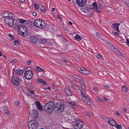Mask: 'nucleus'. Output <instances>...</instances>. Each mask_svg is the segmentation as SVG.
I'll return each instance as SVG.
<instances>
[{"label":"nucleus","mask_w":129,"mask_h":129,"mask_svg":"<svg viewBox=\"0 0 129 129\" xmlns=\"http://www.w3.org/2000/svg\"><path fill=\"white\" fill-rule=\"evenodd\" d=\"M64 105L61 104H54L53 101L50 102L46 104L44 106L45 110L49 113L52 112L53 111L57 113H59L62 111L64 108Z\"/></svg>","instance_id":"nucleus-1"},{"label":"nucleus","mask_w":129,"mask_h":129,"mask_svg":"<svg viewBox=\"0 0 129 129\" xmlns=\"http://www.w3.org/2000/svg\"><path fill=\"white\" fill-rule=\"evenodd\" d=\"M18 33L23 36H26L28 35V31L26 26L23 24H20L18 27L17 30Z\"/></svg>","instance_id":"nucleus-2"},{"label":"nucleus","mask_w":129,"mask_h":129,"mask_svg":"<svg viewBox=\"0 0 129 129\" xmlns=\"http://www.w3.org/2000/svg\"><path fill=\"white\" fill-rule=\"evenodd\" d=\"M72 123L73 125L74 128L80 129L81 128L83 125L84 123L82 120H80L79 118H77L75 119Z\"/></svg>","instance_id":"nucleus-3"},{"label":"nucleus","mask_w":129,"mask_h":129,"mask_svg":"<svg viewBox=\"0 0 129 129\" xmlns=\"http://www.w3.org/2000/svg\"><path fill=\"white\" fill-rule=\"evenodd\" d=\"M38 121L35 119L30 120L28 122L29 129H36L38 127Z\"/></svg>","instance_id":"nucleus-4"},{"label":"nucleus","mask_w":129,"mask_h":129,"mask_svg":"<svg viewBox=\"0 0 129 129\" xmlns=\"http://www.w3.org/2000/svg\"><path fill=\"white\" fill-rule=\"evenodd\" d=\"M24 76L26 79H30L33 76L32 72L30 70L26 71L24 73Z\"/></svg>","instance_id":"nucleus-5"},{"label":"nucleus","mask_w":129,"mask_h":129,"mask_svg":"<svg viewBox=\"0 0 129 129\" xmlns=\"http://www.w3.org/2000/svg\"><path fill=\"white\" fill-rule=\"evenodd\" d=\"M15 20L13 19L12 18H7L5 20V21L6 24H7L9 26L12 27L14 25L13 21Z\"/></svg>","instance_id":"nucleus-6"},{"label":"nucleus","mask_w":129,"mask_h":129,"mask_svg":"<svg viewBox=\"0 0 129 129\" xmlns=\"http://www.w3.org/2000/svg\"><path fill=\"white\" fill-rule=\"evenodd\" d=\"M83 99L84 102L89 105L90 107L92 106V103L89 98L85 95H83Z\"/></svg>","instance_id":"nucleus-7"},{"label":"nucleus","mask_w":129,"mask_h":129,"mask_svg":"<svg viewBox=\"0 0 129 129\" xmlns=\"http://www.w3.org/2000/svg\"><path fill=\"white\" fill-rule=\"evenodd\" d=\"M38 114V111L37 110H32L29 113L30 116L33 118H37Z\"/></svg>","instance_id":"nucleus-8"},{"label":"nucleus","mask_w":129,"mask_h":129,"mask_svg":"<svg viewBox=\"0 0 129 129\" xmlns=\"http://www.w3.org/2000/svg\"><path fill=\"white\" fill-rule=\"evenodd\" d=\"M12 77V80L13 83L16 86H17L19 85L20 84V80L19 77L17 76Z\"/></svg>","instance_id":"nucleus-9"},{"label":"nucleus","mask_w":129,"mask_h":129,"mask_svg":"<svg viewBox=\"0 0 129 129\" xmlns=\"http://www.w3.org/2000/svg\"><path fill=\"white\" fill-rule=\"evenodd\" d=\"M86 1V0H77L76 2L78 6H82L84 5Z\"/></svg>","instance_id":"nucleus-10"},{"label":"nucleus","mask_w":129,"mask_h":129,"mask_svg":"<svg viewBox=\"0 0 129 129\" xmlns=\"http://www.w3.org/2000/svg\"><path fill=\"white\" fill-rule=\"evenodd\" d=\"M41 20L39 19H37L35 20L34 22V25L37 27L40 28V25Z\"/></svg>","instance_id":"nucleus-11"},{"label":"nucleus","mask_w":129,"mask_h":129,"mask_svg":"<svg viewBox=\"0 0 129 129\" xmlns=\"http://www.w3.org/2000/svg\"><path fill=\"white\" fill-rule=\"evenodd\" d=\"M120 24L118 23H113L112 24V26L113 28L115 29V30H117L118 32H119L118 28V27Z\"/></svg>","instance_id":"nucleus-12"},{"label":"nucleus","mask_w":129,"mask_h":129,"mask_svg":"<svg viewBox=\"0 0 129 129\" xmlns=\"http://www.w3.org/2000/svg\"><path fill=\"white\" fill-rule=\"evenodd\" d=\"M64 92L66 95L69 96L72 95V94L69 89L66 87L64 88Z\"/></svg>","instance_id":"nucleus-13"},{"label":"nucleus","mask_w":129,"mask_h":129,"mask_svg":"<svg viewBox=\"0 0 129 129\" xmlns=\"http://www.w3.org/2000/svg\"><path fill=\"white\" fill-rule=\"evenodd\" d=\"M35 105L37 106V107L39 110H42V108L41 106V104L38 101L35 102Z\"/></svg>","instance_id":"nucleus-14"},{"label":"nucleus","mask_w":129,"mask_h":129,"mask_svg":"<svg viewBox=\"0 0 129 129\" xmlns=\"http://www.w3.org/2000/svg\"><path fill=\"white\" fill-rule=\"evenodd\" d=\"M37 81L38 83H40L44 85H45L46 84V82L45 81L44 79H41L40 78H38L37 79Z\"/></svg>","instance_id":"nucleus-15"},{"label":"nucleus","mask_w":129,"mask_h":129,"mask_svg":"<svg viewBox=\"0 0 129 129\" xmlns=\"http://www.w3.org/2000/svg\"><path fill=\"white\" fill-rule=\"evenodd\" d=\"M30 39L31 41L34 43L37 42L38 41L37 38L35 36H31L30 37Z\"/></svg>","instance_id":"nucleus-16"},{"label":"nucleus","mask_w":129,"mask_h":129,"mask_svg":"<svg viewBox=\"0 0 129 129\" xmlns=\"http://www.w3.org/2000/svg\"><path fill=\"white\" fill-rule=\"evenodd\" d=\"M109 120H110V122L109 123L112 126L114 125L116 123L115 120L112 118H109Z\"/></svg>","instance_id":"nucleus-17"},{"label":"nucleus","mask_w":129,"mask_h":129,"mask_svg":"<svg viewBox=\"0 0 129 129\" xmlns=\"http://www.w3.org/2000/svg\"><path fill=\"white\" fill-rule=\"evenodd\" d=\"M46 24L44 21H41V23L40 25V28H43L45 27Z\"/></svg>","instance_id":"nucleus-18"},{"label":"nucleus","mask_w":129,"mask_h":129,"mask_svg":"<svg viewBox=\"0 0 129 129\" xmlns=\"http://www.w3.org/2000/svg\"><path fill=\"white\" fill-rule=\"evenodd\" d=\"M69 105L71 107H73L74 108L76 109L77 107V106H76L74 103L73 102H70L69 103Z\"/></svg>","instance_id":"nucleus-19"},{"label":"nucleus","mask_w":129,"mask_h":129,"mask_svg":"<svg viewBox=\"0 0 129 129\" xmlns=\"http://www.w3.org/2000/svg\"><path fill=\"white\" fill-rule=\"evenodd\" d=\"M24 72V71L23 70H21L20 69H17L16 71V72L20 75L23 74Z\"/></svg>","instance_id":"nucleus-20"},{"label":"nucleus","mask_w":129,"mask_h":129,"mask_svg":"<svg viewBox=\"0 0 129 129\" xmlns=\"http://www.w3.org/2000/svg\"><path fill=\"white\" fill-rule=\"evenodd\" d=\"M2 15L3 17H8V15H9L8 12H5L2 13Z\"/></svg>","instance_id":"nucleus-21"},{"label":"nucleus","mask_w":129,"mask_h":129,"mask_svg":"<svg viewBox=\"0 0 129 129\" xmlns=\"http://www.w3.org/2000/svg\"><path fill=\"white\" fill-rule=\"evenodd\" d=\"M107 10L109 11L112 13H113L114 11L113 9L110 6H107L106 8Z\"/></svg>","instance_id":"nucleus-22"},{"label":"nucleus","mask_w":129,"mask_h":129,"mask_svg":"<svg viewBox=\"0 0 129 129\" xmlns=\"http://www.w3.org/2000/svg\"><path fill=\"white\" fill-rule=\"evenodd\" d=\"M74 38L76 40H78L79 41L81 40L82 39L79 36H78L77 35L76 36L74 37Z\"/></svg>","instance_id":"nucleus-23"},{"label":"nucleus","mask_w":129,"mask_h":129,"mask_svg":"<svg viewBox=\"0 0 129 129\" xmlns=\"http://www.w3.org/2000/svg\"><path fill=\"white\" fill-rule=\"evenodd\" d=\"M116 53L119 55H121V56L123 57H124L125 56L123 54H122L120 52L119 50H118L117 51Z\"/></svg>","instance_id":"nucleus-24"},{"label":"nucleus","mask_w":129,"mask_h":129,"mask_svg":"<svg viewBox=\"0 0 129 129\" xmlns=\"http://www.w3.org/2000/svg\"><path fill=\"white\" fill-rule=\"evenodd\" d=\"M8 36L10 37L9 39H10V41L13 40L15 39V37L13 36H12L11 34H9Z\"/></svg>","instance_id":"nucleus-25"},{"label":"nucleus","mask_w":129,"mask_h":129,"mask_svg":"<svg viewBox=\"0 0 129 129\" xmlns=\"http://www.w3.org/2000/svg\"><path fill=\"white\" fill-rule=\"evenodd\" d=\"M31 86H32V84L31 83H29L28 84V85H27V87L28 89H32V87Z\"/></svg>","instance_id":"nucleus-26"},{"label":"nucleus","mask_w":129,"mask_h":129,"mask_svg":"<svg viewBox=\"0 0 129 129\" xmlns=\"http://www.w3.org/2000/svg\"><path fill=\"white\" fill-rule=\"evenodd\" d=\"M13 44L16 46H18L19 45L18 41L16 40L15 41H13Z\"/></svg>","instance_id":"nucleus-27"},{"label":"nucleus","mask_w":129,"mask_h":129,"mask_svg":"<svg viewBox=\"0 0 129 129\" xmlns=\"http://www.w3.org/2000/svg\"><path fill=\"white\" fill-rule=\"evenodd\" d=\"M116 127L117 128V129H122V127L120 125H118L116 124L115 125Z\"/></svg>","instance_id":"nucleus-28"},{"label":"nucleus","mask_w":129,"mask_h":129,"mask_svg":"<svg viewBox=\"0 0 129 129\" xmlns=\"http://www.w3.org/2000/svg\"><path fill=\"white\" fill-rule=\"evenodd\" d=\"M68 88H70V89H75V86L72 85H69L68 86Z\"/></svg>","instance_id":"nucleus-29"},{"label":"nucleus","mask_w":129,"mask_h":129,"mask_svg":"<svg viewBox=\"0 0 129 129\" xmlns=\"http://www.w3.org/2000/svg\"><path fill=\"white\" fill-rule=\"evenodd\" d=\"M26 21L25 20L20 19L19 20V22L21 23H23L24 22H26Z\"/></svg>","instance_id":"nucleus-30"},{"label":"nucleus","mask_w":129,"mask_h":129,"mask_svg":"<svg viewBox=\"0 0 129 129\" xmlns=\"http://www.w3.org/2000/svg\"><path fill=\"white\" fill-rule=\"evenodd\" d=\"M13 14L11 12L9 13L8 18H12V17L13 16Z\"/></svg>","instance_id":"nucleus-31"},{"label":"nucleus","mask_w":129,"mask_h":129,"mask_svg":"<svg viewBox=\"0 0 129 129\" xmlns=\"http://www.w3.org/2000/svg\"><path fill=\"white\" fill-rule=\"evenodd\" d=\"M127 88L126 87L124 86L122 87V91H127Z\"/></svg>","instance_id":"nucleus-32"},{"label":"nucleus","mask_w":129,"mask_h":129,"mask_svg":"<svg viewBox=\"0 0 129 129\" xmlns=\"http://www.w3.org/2000/svg\"><path fill=\"white\" fill-rule=\"evenodd\" d=\"M34 8L36 9H38L39 8V6L37 4H35L34 5Z\"/></svg>","instance_id":"nucleus-33"},{"label":"nucleus","mask_w":129,"mask_h":129,"mask_svg":"<svg viewBox=\"0 0 129 129\" xmlns=\"http://www.w3.org/2000/svg\"><path fill=\"white\" fill-rule=\"evenodd\" d=\"M86 69L84 68H81L80 69H78V70L79 72H81V73H82V71H84Z\"/></svg>","instance_id":"nucleus-34"},{"label":"nucleus","mask_w":129,"mask_h":129,"mask_svg":"<svg viewBox=\"0 0 129 129\" xmlns=\"http://www.w3.org/2000/svg\"><path fill=\"white\" fill-rule=\"evenodd\" d=\"M88 71L87 70H86V69L84 71H82V73L83 74H84L86 75L88 74Z\"/></svg>","instance_id":"nucleus-35"},{"label":"nucleus","mask_w":129,"mask_h":129,"mask_svg":"<svg viewBox=\"0 0 129 129\" xmlns=\"http://www.w3.org/2000/svg\"><path fill=\"white\" fill-rule=\"evenodd\" d=\"M92 5L94 7H95L96 8H98L97 4L95 2L93 3L92 4Z\"/></svg>","instance_id":"nucleus-36"},{"label":"nucleus","mask_w":129,"mask_h":129,"mask_svg":"<svg viewBox=\"0 0 129 129\" xmlns=\"http://www.w3.org/2000/svg\"><path fill=\"white\" fill-rule=\"evenodd\" d=\"M80 79H79V82L82 84V85L83 84H84V80L82 78H80Z\"/></svg>","instance_id":"nucleus-37"},{"label":"nucleus","mask_w":129,"mask_h":129,"mask_svg":"<svg viewBox=\"0 0 129 129\" xmlns=\"http://www.w3.org/2000/svg\"><path fill=\"white\" fill-rule=\"evenodd\" d=\"M103 86L106 88H110V86L108 85H104Z\"/></svg>","instance_id":"nucleus-38"},{"label":"nucleus","mask_w":129,"mask_h":129,"mask_svg":"<svg viewBox=\"0 0 129 129\" xmlns=\"http://www.w3.org/2000/svg\"><path fill=\"white\" fill-rule=\"evenodd\" d=\"M99 7L98 8H100L101 9H102L103 8V6L102 5V4H101L100 3L99 4Z\"/></svg>","instance_id":"nucleus-39"},{"label":"nucleus","mask_w":129,"mask_h":129,"mask_svg":"<svg viewBox=\"0 0 129 129\" xmlns=\"http://www.w3.org/2000/svg\"><path fill=\"white\" fill-rule=\"evenodd\" d=\"M41 10L43 12H44L46 11L45 8L44 6H42L41 8Z\"/></svg>","instance_id":"nucleus-40"},{"label":"nucleus","mask_w":129,"mask_h":129,"mask_svg":"<svg viewBox=\"0 0 129 129\" xmlns=\"http://www.w3.org/2000/svg\"><path fill=\"white\" fill-rule=\"evenodd\" d=\"M96 56L99 59L101 58L102 57V55H101L100 54H97V55H96Z\"/></svg>","instance_id":"nucleus-41"},{"label":"nucleus","mask_w":129,"mask_h":129,"mask_svg":"<svg viewBox=\"0 0 129 129\" xmlns=\"http://www.w3.org/2000/svg\"><path fill=\"white\" fill-rule=\"evenodd\" d=\"M61 61L65 63H67L68 62L67 60L66 59L64 58H62L61 59Z\"/></svg>","instance_id":"nucleus-42"},{"label":"nucleus","mask_w":129,"mask_h":129,"mask_svg":"<svg viewBox=\"0 0 129 129\" xmlns=\"http://www.w3.org/2000/svg\"><path fill=\"white\" fill-rule=\"evenodd\" d=\"M29 93H30L31 94H32V95H35V92L33 90H30V91L29 92Z\"/></svg>","instance_id":"nucleus-43"},{"label":"nucleus","mask_w":129,"mask_h":129,"mask_svg":"<svg viewBox=\"0 0 129 129\" xmlns=\"http://www.w3.org/2000/svg\"><path fill=\"white\" fill-rule=\"evenodd\" d=\"M81 88L83 90L85 89L86 88L84 84L81 85Z\"/></svg>","instance_id":"nucleus-44"},{"label":"nucleus","mask_w":129,"mask_h":129,"mask_svg":"<svg viewBox=\"0 0 129 129\" xmlns=\"http://www.w3.org/2000/svg\"><path fill=\"white\" fill-rule=\"evenodd\" d=\"M106 42H107V44L111 46V48H112V46H113L111 42H108L107 41H106Z\"/></svg>","instance_id":"nucleus-45"},{"label":"nucleus","mask_w":129,"mask_h":129,"mask_svg":"<svg viewBox=\"0 0 129 129\" xmlns=\"http://www.w3.org/2000/svg\"><path fill=\"white\" fill-rule=\"evenodd\" d=\"M112 48L114 49V52H116L118 50V49L116 48H115L114 46H112Z\"/></svg>","instance_id":"nucleus-46"},{"label":"nucleus","mask_w":129,"mask_h":129,"mask_svg":"<svg viewBox=\"0 0 129 129\" xmlns=\"http://www.w3.org/2000/svg\"><path fill=\"white\" fill-rule=\"evenodd\" d=\"M41 42L43 44H44L45 43H46V40L44 39H42L41 41Z\"/></svg>","instance_id":"nucleus-47"},{"label":"nucleus","mask_w":129,"mask_h":129,"mask_svg":"<svg viewBox=\"0 0 129 129\" xmlns=\"http://www.w3.org/2000/svg\"><path fill=\"white\" fill-rule=\"evenodd\" d=\"M96 35L99 38H101L100 34L98 33H96Z\"/></svg>","instance_id":"nucleus-48"},{"label":"nucleus","mask_w":129,"mask_h":129,"mask_svg":"<svg viewBox=\"0 0 129 129\" xmlns=\"http://www.w3.org/2000/svg\"><path fill=\"white\" fill-rule=\"evenodd\" d=\"M3 110L5 111H8V108L7 107L3 106Z\"/></svg>","instance_id":"nucleus-49"},{"label":"nucleus","mask_w":129,"mask_h":129,"mask_svg":"<svg viewBox=\"0 0 129 129\" xmlns=\"http://www.w3.org/2000/svg\"><path fill=\"white\" fill-rule=\"evenodd\" d=\"M96 12V13H101V11H100V10H99V9L98 8H96V9L95 10Z\"/></svg>","instance_id":"nucleus-50"},{"label":"nucleus","mask_w":129,"mask_h":129,"mask_svg":"<svg viewBox=\"0 0 129 129\" xmlns=\"http://www.w3.org/2000/svg\"><path fill=\"white\" fill-rule=\"evenodd\" d=\"M6 112H5L4 113L7 116H9V113H10V112L8 111V110Z\"/></svg>","instance_id":"nucleus-51"},{"label":"nucleus","mask_w":129,"mask_h":129,"mask_svg":"<svg viewBox=\"0 0 129 129\" xmlns=\"http://www.w3.org/2000/svg\"><path fill=\"white\" fill-rule=\"evenodd\" d=\"M17 24H16V23H15V25H14V28H17L18 29V22H17Z\"/></svg>","instance_id":"nucleus-52"},{"label":"nucleus","mask_w":129,"mask_h":129,"mask_svg":"<svg viewBox=\"0 0 129 129\" xmlns=\"http://www.w3.org/2000/svg\"><path fill=\"white\" fill-rule=\"evenodd\" d=\"M114 33H116L115 36L119 37V33H118L117 32L114 31Z\"/></svg>","instance_id":"nucleus-53"},{"label":"nucleus","mask_w":129,"mask_h":129,"mask_svg":"<svg viewBox=\"0 0 129 129\" xmlns=\"http://www.w3.org/2000/svg\"><path fill=\"white\" fill-rule=\"evenodd\" d=\"M109 118L108 117H106L105 118V120L107 122L109 123V122H110V120H109Z\"/></svg>","instance_id":"nucleus-54"},{"label":"nucleus","mask_w":129,"mask_h":129,"mask_svg":"<svg viewBox=\"0 0 129 129\" xmlns=\"http://www.w3.org/2000/svg\"><path fill=\"white\" fill-rule=\"evenodd\" d=\"M85 114L87 116H89V115H90L89 112L86 111Z\"/></svg>","instance_id":"nucleus-55"},{"label":"nucleus","mask_w":129,"mask_h":129,"mask_svg":"<svg viewBox=\"0 0 129 129\" xmlns=\"http://www.w3.org/2000/svg\"><path fill=\"white\" fill-rule=\"evenodd\" d=\"M97 99H98V100L100 102H102V100L100 98H99L98 96H97Z\"/></svg>","instance_id":"nucleus-56"},{"label":"nucleus","mask_w":129,"mask_h":129,"mask_svg":"<svg viewBox=\"0 0 129 129\" xmlns=\"http://www.w3.org/2000/svg\"><path fill=\"white\" fill-rule=\"evenodd\" d=\"M17 59L13 60L11 62V63H13L14 62H17Z\"/></svg>","instance_id":"nucleus-57"},{"label":"nucleus","mask_w":129,"mask_h":129,"mask_svg":"<svg viewBox=\"0 0 129 129\" xmlns=\"http://www.w3.org/2000/svg\"><path fill=\"white\" fill-rule=\"evenodd\" d=\"M57 17L58 18L60 19H61V20L62 21V18L61 17H60L58 15H57Z\"/></svg>","instance_id":"nucleus-58"},{"label":"nucleus","mask_w":129,"mask_h":129,"mask_svg":"<svg viewBox=\"0 0 129 129\" xmlns=\"http://www.w3.org/2000/svg\"><path fill=\"white\" fill-rule=\"evenodd\" d=\"M18 102L17 101V102H15L14 104L16 106H18Z\"/></svg>","instance_id":"nucleus-59"},{"label":"nucleus","mask_w":129,"mask_h":129,"mask_svg":"<svg viewBox=\"0 0 129 129\" xmlns=\"http://www.w3.org/2000/svg\"><path fill=\"white\" fill-rule=\"evenodd\" d=\"M31 61L30 60H28L27 62V64L28 65H29L31 64Z\"/></svg>","instance_id":"nucleus-60"},{"label":"nucleus","mask_w":129,"mask_h":129,"mask_svg":"<svg viewBox=\"0 0 129 129\" xmlns=\"http://www.w3.org/2000/svg\"><path fill=\"white\" fill-rule=\"evenodd\" d=\"M103 99L105 101H107L108 99L107 98H106L105 97V96H103Z\"/></svg>","instance_id":"nucleus-61"},{"label":"nucleus","mask_w":129,"mask_h":129,"mask_svg":"<svg viewBox=\"0 0 129 129\" xmlns=\"http://www.w3.org/2000/svg\"><path fill=\"white\" fill-rule=\"evenodd\" d=\"M36 69L37 70V72L38 71V70L39 71V70H40V68L39 67H36Z\"/></svg>","instance_id":"nucleus-62"},{"label":"nucleus","mask_w":129,"mask_h":129,"mask_svg":"<svg viewBox=\"0 0 129 129\" xmlns=\"http://www.w3.org/2000/svg\"><path fill=\"white\" fill-rule=\"evenodd\" d=\"M28 93L27 94V95L28 96H32V94H31L30 93Z\"/></svg>","instance_id":"nucleus-63"},{"label":"nucleus","mask_w":129,"mask_h":129,"mask_svg":"<svg viewBox=\"0 0 129 129\" xmlns=\"http://www.w3.org/2000/svg\"><path fill=\"white\" fill-rule=\"evenodd\" d=\"M44 71V70L43 69H40V70H39V72H40V71H41V72H43Z\"/></svg>","instance_id":"nucleus-64"}]
</instances>
